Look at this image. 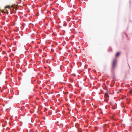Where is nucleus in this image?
Returning a JSON list of instances; mask_svg holds the SVG:
<instances>
[{"mask_svg": "<svg viewBox=\"0 0 132 132\" xmlns=\"http://www.w3.org/2000/svg\"><path fill=\"white\" fill-rule=\"evenodd\" d=\"M117 61L116 59L113 60L112 64V70H113L116 67L117 64Z\"/></svg>", "mask_w": 132, "mask_h": 132, "instance_id": "1", "label": "nucleus"}, {"mask_svg": "<svg viewBox=\"0 0 132 132\" xmlns=\"http://www.w3.org/2000/svg\"><path fill=\"white\" fill-rule=\"evenodd\" d=\"M120 54V52H117L116 55V57H118Z\"/></svg>", "mask_w": 132, "mask_h": 132, "instance_id": "2", "label": "nucleus"}, {"mask_svg": "<svg viewBox=\"0 0 132 132\" xmlns=\"http://www.w3.org/2000/svg\"><path fill=\"white\" fill-rule=\"evenodd\" d=\"M108 97H109V96H108V94H106L105 95V97L106 98H107Z\"/></svg>", "mask_w": 132, "mask_h": 132, "instance_id": "3", "label": "nucleus"}, {"mask_svg": "<svg viewBox=\"0 0 132 132\" xmlns=\"http://www.w3.org/2000/svg\"><path fill=\"white\" fill-rule=\"evenodd\" d=\"M130 93L131 94L132 93V88L130 90Z\"/></svg>", "mask_w": 132, "mask_h": 132, "instance_id": "4", "label": "nucleus"}, {"mask_svg": "<svg viewBox=\"0 0 132 132\" xmlns=\"http://www.w3.org/2000/svg\"><path fill=\"white\" fill-rule=\"evenodd\" d=\"M10 7V6H7L6 7H5V9H6V8H9V9Z\"/></svg>", "mask_w": 132, "mask_h": 132, "instance_id": "5", "label": "nucleus"}, {"mask_svg": "<svg viewBox=\"0 0 132 132\" xmlns=\"http://www.w3.org/2000/svg\"><path fill=\"white\" fill-rule=\"evenodd\" d=\"M12 60H14V59H13V58H12Z\"/></svg>", "mask_w": 132, "mask_h": 132, "instance_id": "6", "label": "nucleus"}, {"mask_svg": "<svg viewBox=\"0 0 132 132\" xmlns=\"http://www.w3.org/2000/svg\"><path fill=\"white\" fill-rule=\"evenodd\" d=\"M42 57H44V56H43V55H42Z\"/></svg>", "mask_w": 132, "mask_h": 132, "instance_id": "7", "label": "nucleus"}, {"mask_svg": "<svg viewBox=\"0 0 132 132\" xmlns=\"http://www.w3.org/2000/svg\"><path fill=\"white\" fill-rule=\"evenodd\" d=\"M19 0V1H21V0Z\"/></svg>", "mask_w": 132, "mask_h": 132, "instance_id": "8", "label": "nucleus"}]
</instances>
